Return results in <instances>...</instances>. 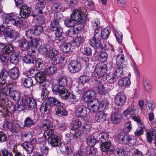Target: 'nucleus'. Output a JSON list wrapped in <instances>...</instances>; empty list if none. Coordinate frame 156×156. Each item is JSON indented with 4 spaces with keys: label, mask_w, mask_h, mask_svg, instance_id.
<instances>
[{
    "label": "nucleus",
    "mask_w": 156,
    "mask_h": 156,
    "mask_svg": "<svg viewBox=\"0 0 156 156\" xmlns=\"http://www.w3.org/2000/svg\"><path fill=\"white\" fill-rule=\"evenodd\" d=\"M24 100L30 108L34 109L36 108L37 102L34 99L27 95H25Z\"/></svg>",
    "instance_id": "nucleus-21"
},
{
    "label": "nucleus",
    "mask_w": 156,
    "mask_h": 156,
    "mask_svg": "<svg viewBox=\"0 0 156 156\" xmlns=\"http://www.w3.org/2000/svg\"><path fill=\"white\" fill-rule=\"evenodd\" d=\"M34 124L33 120L29 117L26 118L24 120V125L25 126L30 127Z\"/></svg>",
    "instance_id": "nucleus-59"
},
{
    "label": "nucleus",
    "mask_w": 156,
    "mask_h": 156,
    "mask_svg": "<svg viewBox=\"0 0 156 156\" xmlns=\"http://www.w3.org/2000/svg\"><path fill=\"white\" fill-rule=\"evenodd\" d=\"M132 128V125L130 121H128L125 124L124 128V131L126 133H128Z\"/></svg>",
    "instance_id": "nucleus-58"
},
{
    "label": "nucleus",
    "mask_w": 156,
    "mask_h": 156,
    "mask_svg": "<svg viewBox=\"0 0 156 156\" xmlns=\"http://www.w3.org/2000/svg\"><path fill=\"white\" fill-rule=\"evenodd\" d=\"M111 30L109 28H104L101 31V35L100 39H106L108 37L111 32Z\"/></svg>",
    "instance_id": "nucleus-32"
},
{
    "label": "nucleus",
    "mask_w": 156,
    "mask_h": 156,
    "mask_svg": "<svg viewBox=\"0 0 156 156\" xmlns=\"http://www.w3.org/2000/svg\"><path fill=\"white\" fill-rule=\"evenodd\" d=\"M19 41V47L22 50H24L30 48L29 42L26 40L24 38L22 37Z\"/></svg>",
    "instance_id": "nucleus-28"
},
{
    "label": "nucleus",
    "mask_w": 156,
    "mask_h": 156,
    "mask_svg": "<svg viewBox=\"0 0 156 156\" xmlns=\"http://www.w3.org/2000/svg\"><path fill=\"white\" fill-rule=\"evenodd\" d=\"M34 66L36 68H41L42 69L43 68L42 67L43 66L42 60L39 58H35L32 63Z\"/></svg>",
    "instance_id": "nucleus-49"
},
{
    "label": "nucleus",
    "mask_w": 156,
    "mask_h": 156,
    "mask_svg": "<svg viewBox=\"0 0 156 156\" xmlns=\"http://www.w3.org/2000/svg\"><path fill=\"white\" fill-rule=\"evenodd\" d=\"M87 108L85 106L81 105L79 106L76 109V115L78 117L84 118L87 115Z\"/></svg>",
    "instance_id": "nucleus-13"
},
{
    "label": "nucleus",
    "mask_w": 156,
    "mask_h": 156,
    "mask_svg": "<svg viewBox=\"0 0 156 156\" xmlns=\"http://www.w3.org/2000/svg\"><path fill=\"white\" fill-rule=\"evenodd\" d=\"M117 77L115 73H108L106 76L107 81L109 83H112L116 82L117 80Z\"/></svg>",
    "instance_id": "nucleus-35"
},
{
    "label": "nucleus",
    "mask_w": 156,
    "mask_h": 156,
    "mask_svg": "<svg viewBox=\"0 0 156 156\" xmlns=\"http://www.w3.org/2000/svg\"><path fill=\"white\" fill-rule=\"evenodd\" d=\"M86 139L87 144L91 147L94 146L95 145L96 142H97V137L96 139H95L92 135L89 136Z\"/></svg>",
    "instance_id": "nucleus-38"
},
{
    "label": "nucleus",
    "mask_w": 156,
    "mask_h": 156,
    "mask_svg": "<svg viewBox=\"0 0 156 156\" xmlns=\"http://www.w3.org/2000/svg\"><path fill=\"white\" fill-rule=\"evenodd\" d=\"M126 99V97L123 93H119L115 97V103L118 105L121 106L125 103Z\"/></svg>",
    "instance_id": "nucleus-15"
},
{
    "label": "nucleus",
    "mask_w": 156,
    "mask_h": 156,
    "mask_svg": "<svg viewBox=\"0 0 156 156\" xmlns=\"http://www.w3.org/2000/svg\"><path fill=\"white\" fill-rule=\"evenodd\" d=\"M10 79L12 81V80L17 79L19 75V70L16 67H13L9 70Z\"/></svg>",
    "instance_id": "nucleus-26"
},
{
    "label": "nucleus",
    "mask_w": 156,
    "mask_h": 156,
    "mask_svg": "<svg viewBox=\"0 0 156 156\" xmlns=\"http://www.w3.org/2000/svg\"><path fill=\"white\" fill-rule=\"evenodd\" d=\"M106 117L105 113L102 111L99 112L96 114L95 120L97 122H102L106 120Z\"/></svg>",
    "instance_id": "nucleus-27"
},
{
    "label": "nucleus",
    "mask_w": 156,
    "mask_h": 156,
    "mask_svg": "<svg viewBox=\"0 0 156 156\" xmlns=\"http://www.w3.org/2000/svg\"><path fill=\"white\" fill-rule=\"evenodd\" d=\"M26 101L24 100V97L21 100L20 102H18L17 104H16V107L19 109V111H21L24 109L26 107V104L25 102Z\"/></svg>",
    "instance_id": "nucleus-50"
},
{
    "label": "nucleus",
    "mask_w": 156,
    "mask_h": 156,
    "mask_svg": "<svg viewBox=\"0 0 156 156\" xmlns=\"http://www.w3.org/2000/svg\"><path fill=\"white\" fill-rule=\"evenodd\" d=\"M17 16L13 12L5 14L4 17L5 20L4 22V23L11 24L12 22L14 20Z\"/></svg>",
    "instance_id": "nucleus-18"
},
{
    "label": "nucleus",
    "mask_w": 156,
    "mask_h": 156,
    "mask_svg": "<svg viewBox=\"0 0 156 156\" xmlns=\"http://www.w3.org/2000/svg\"><path fill=\"white\" fill-rule=\"evenodd\" d=\"M50 28L55 31V33L57 37L60 38L62 36V30L60 26L59 22L51 21Z\"/></svg>",
    "instance_id": "nucleus-9"
},
{
    "label": "nucleus",
    "mask_w": 156,
    "mask_h": 156,
    "mask_svg": "<svg viewBox=\"0 0 156 156\" xmlns=\"http://www.w3.org/2000/svg\"><path fill=\"white\" fill-rule=\"evenodd\" d=\"M40 42L39 39L36 38L31 40L30 44L32 47L35 48L37 47L39 45H40Z\"/></svg>",
    "instance_id": "nucleus-63"
},
{
    "label": "nucleus",
    "mask_w": 156,
    "mask_h": 156,
    "mask_svg": "<svg viewBox=\"0 0 156 156\" xmlns=\"http://www.w3.org/2000/svg\"><path fill=\"white\" fill-rule=\"evenodd\" d=\"M111 146V142L110 141L103 142L101 145V150L103 151L107 152L110 148Z\"/></svg>",
    "instance_id": "nucleus-42"
},
{
    "label": "nucleus",
    "mask_w": 156,
    "mask_h": 156,
    "mask_svg": "<svg viewBox=\"0 0 156 156\" xmlns=\"http://www.w3.org/2000/svg\"><path fill=\"white\" fill-rule=\"evenodd\" d=\"M46 102L51 106V105L57 106L60 105V102L56 99L53 97L48 98Z\"/></svg>",
    "instance_id": "nucleus-44"
},
{
    "label": "nucleus",
    "mask_w": 156,
    "mask_h": 156,
    "mask_svg": "<svg viewBox=\"0 0 156 156\" xmlns=\"http://www.w3.org/2000/svg\"><path fill=\"white\" fill-rule=\"evenodd\" d=\"M118 141L120 143L126 144H128L129 146H133L134 144V140L131 138L129 135L125 134L123 133H120L117 136Z\"/></svg>",
    "instance_id": "nucleus-7"
},
{
    "label": "nucleus",
    "mask_w": 156,
    "mask_h": 156,
    "mask_svg": "<svg viewBox=\"0 0 156 156\" xmlns=\"http://www.w3.org/2000/svg\"><path fill=\"white\" fill-rule=\"evenodd\" d=\"M43 30V27L41 25H36L32 27L31 29L27 30L26 35L27 38L31 39L34 36H38L41 34Z\"/></svg>",
    "instance_id": "nucleus-6"
},
{
    "label": "nucleus",
    "mask_w": 156,
    "mask_h": 156,
    "mask_svg": "<svg viewBox=\"0 0 156 156\" xmlns=\"http://www.w3.org/2000/svg\"><path fill=\"white\" fill-rule=\"evenodd\" d=\"M122 118L121 115L119 113V110L117 108H115L111 115V120L114 124L120 122Z\"/></svg>",
    "instance_id": "nucleus-10"
},
{
    "label": "nucleus",
    "mask_w": 156,
    "mask_h": 156,
    "mask_svg": "<svg viewBox=\"0 0 156 156\" xmlns=\"http://www.w3.org/2000/svg\"><path fill=\"white\" fill-rule=\"evenodd\" d=\"M107 71V66L103 64L98 65L96 66L94 71L91 75L92 79L97 82L99 81V79L103 78L105 75Z\"/></svg>",
    "instance_id": "nucleus-5"
},
{
    "label": "nucleus",
    "mask_w": 156,
    "mask_h": 156,
    "mask_svg": "<svg viewBox=\"0 0 156 156\" xmlns=\"http://www.w3.org/2000/svg\"><path fill=\"white\" fill-rule=\"evenodd\" d=\"M57 68L53 65L48 67L46 69L47 73L49 74H52L56 72Z\"/></svg>",
    "instance_id": "nucleus-56"
},
{
    "label": "nucleus",
    "mask_w": 156,
    "mask_h": 156,
    "mask_svg": "<svg viewBox=\"0 0 156 156\" xmlns=\"http://www.w3.org/2000/svg\"><path fill=\"white\" fill-rule=\"evenodd\" d=\"M20 9V15L22 18L25 19L29 16L31 12L30 9L29 7L24 5Z\"/></svg>",
    "instance_id": "nucleus-17"
},
{
    "label": "nucleus",
    "mask_w": 156,
    "mask_h": 156,
    "mask_svg": "<svg viewBox=\"0 0 156 156\" xmlns=\"http://www.w3.org/2000/svg\"><path fill=\"white\" fill-rule=\"evenodd\" d=\"M96 94V92L94 91L90 90L86 92L83 98L84 101L88 102V108L90 115H91L92 113L93 114L95 113L98 110H100L99 103L90 104L91 102H98L99 101L97 99H95Z\"/></svg>",
    "instance_id": "nucleus-2"
},
{
    "label": "nucleus",
    "mask_w": 156,
    "mask_h": 156,
    "mask_svg": "<svg viewBox=\"0 0 156 156\" xmlns=\"http://www.w3.org/2000/svg\"><path fill=\"white\" fill-rule=\"evenodd\" d=\"M9 71L3 69L0 73V83L5 84L6 82L9 83H12L13 81L10 79Z\"/></svg>",
    "instance_id": "nucleus-11"
},
{
    "label": "nucleus",
    "mask_w": 156,
    "mask_h": 156,
    "mask_svg": "<svg viewBox=\"0 0 156 156\" xmlns=\"http://www.w3.org/2000/svg\"><path fill=\"white\" fill-rule=\"evenodd\" d=\"M55 135L53 129H48L44 131L43 136L45 139L49 140Z\"/></svg>",
    "instance_id": "nucleus-39"
},
{
    "label": "nucleus",
    "mask_w": 156,
    "mask_h": 156,
    "mask_svg": "<svg viewBox=\"0 0 156 156\" xmlns=\"http://www.w3.org/2000/svg\"><path fill=\"white\" fill-rule=\"evenodd\" d=\"M129 69L128 67H121V66H119V68L117 69L114 73H115L117 78L120 77L128 71Z\"/></svg>",
    "instance_id": "nucleus-31"
},
{
    "label": "nucleus",
    "mask_w": 156,
    "mask_h": 156,
    "mask_svg": "<svg viewBox=\"0 0 156 156\" xmlns=\"http://www.w3.org/2000/svg\"><path fill=\"white\" fill-rule=\"evenodd\" d=\"M100 39H98L96 38H93L90 41V44L91 46L94 47L95 49L99 48L101 47L100 46L101 42Z\"/></svg>",
    "instance_id": "nucleus-34"
},
{
    "label": "nucleus",
    "mask_w": 156,
    "mask_h": 156,
    "mask_svg": "<svg viewBox=\"0 0 156 156\" xmlns=\"http://www.w3.org/2000/svg\"><path fill=\"white\" fill-rule=\"evenodd\" d=\"M23 83L26 88H29L33 85V80L31 77H27L24 80Z\"/></svg>",
    "instance_id": "nucleus-51"
},
{
    "label": "nucleus",
    "mask_w": 156,
    "mask_h": 156,
    "mask_svg": "<svg viewBox=\"0 0 156 156\" xmlns=\"http://www.w3.org/2000/svg\"><path fill=\"white\" fill-rule=\"evenodd\" d=\"M81 68L80 63L76 61L71 62L68 66L69 70L70 72L73 73L79 72Z\"/></svg>",
    "instance_id": "nucleus-12"
},
{
    "label": "nucleus",
    "mask_w": 156,
    "mask_h": 156,
    "mask_svg": "<svg viewBox=\"0 0 156 156\" xmlns=\"http://www.w3.org/2000/svg\"><path fill=\"white\" fill-rule=\"evenodd\" d=\"M64 24L66 26L69 27L78 24L73 19H72L71 16H70V18H67L64 20Z\"/></svg>",
    "instance_id": "nucleus-41"
},
{
    "label": "nucleus",
    "mask_w": 156,
    "mask_h": 156,
    "mask_svg": "<svg viewBox=\"0 0 156 156\" xmlns=\"http://www.w3.org/2000/svg\"><path fill=\"white\" fill-rule=\"evenodd\" d=\"M81 122L78 119H73L71 124V126L73 129L77 130L81 126Z\"/></svg>",
    "instance_id": "nucleus-46"
},
{
    "label": "nucleus",
    "mask_w": 156,
    "mask_h": 156,
    "mask_svg": "<svg viewBox=\"0 0 156 156\" xmlns=\"http://www.w3.org/2000/svg\"><path fill=\"white\" fill-rule=\"evenodd\" d=\"M130 83L129 79L128 77L121 78L118 81L119 85L122 87L127 86Z\"/></svg>",
    "instance_id": "nucleus-36"
},
{
    "label": "nucleus",
    "mask_w": 156,
    "mask_h": 156,
    "mask_svg": "<svg viewBox=\"0 0 156 156\" xmlns=\"http://www.w3.org/2000/svg\"><path fill=\"white\" fill-rule=\"evenodd\" d=\"M50 108V105H48L46 102L42 104L40 108V111L42 113L47 114L49 112Z\"/></svg>",
    "instance_id": "nucleus-37"
},
{
    "label": "nucleus",
    "mask_w": 156,
    "mask_h": 156,
    "mask_svg": "<svg viewBox=\"0 0 156 156\" xmlns=\"http://www.w3.org/2000/svg\"><path fill=\"white\" fill-rule=\"evenodd\" d=\"M108 106L109 102L106 100L101 101L100 103H99L100 110L103 111L106 110L109 108Z\"/></svg>",
    "instance_id": "nucleus-48"
},
{
    "label": "nucleus",
    "mask_w": 156,
    "mask_h": 156,
    "mask_svg": "<svg viewBox=\"0 0 156 156\" xmlns=\"http://www.w3.org/2000/svg\"><path fill=\"white\" fill-rule=\"evenodd\" d=\"M34 58V57L29 54H28L23 57V61L27 64L32 63Z\"/></svg>",
    "instance_id": "nucleus-52"
},
{
    "label": "nucleus",
    "mask_w": 156,
    "mask_h": 156,
    "mask_svg": "<svg viewBox=\"0 0 156 156\" xmlns=\"http://www.w3.org/2000/svg\"><path fill=\"white\" fill-rule=\"evenodd\" d=\"M58 40L62 43L61 48L63 52H67L70 51L71 46L69 44L65 42L66 39L64 37H61Z\"/></svg>",
    "instance_id": "nucleus-19"
},
{
    "label": "nucleus",
    "mask_w": 156,
    "mask_h": 156,
    "mask_svg": "<svg viewBox=\"0 0 156 156\" xmlns=\"http://www.w3.org/2000/svg\"><path fill=\"white\" fill-rule=\"evenodd\" d=\"M55 110L56 114L58 116H66L67 115V112L60 105L57 106Z\"/></svg>",
    "instance_id": "nucleus-29"
},
{
    "label": "nucleus",
    "mask_w": 156,
    "mask_h": 156,
    "mask_svg": "<svg viewBox=\"0 0 156 156\" xmlns=\"http://www.w3.org/2000/svg\"><path fill=\"white\" fill-rule=\"evenodd\" d=\"M143 83L146 91L148 93H150L151 91V87L149 82L145 78L143 80Z\"/></svg>",
    "instance_id": "nucleus-54"
},
{
    "label": "nucleus",
    "mask_w": 156,
    "mask_h": 156,
    "mask_svg": "<svg viewBox=\"0 0 156 156\" xmlns=\"http://www.w3.org/2000/svg\"><path fill=\"white\" fill-rule=\"evenodd\" d=\"M19 55L17 53H13L10 56V60L11 62L16 64L19 61Z\"/></svg>",
    "instance_id": "nucleus-53"
},
{
    "label": "nucleus",
    "mask_w": 156,
    "mask_h": 156,
    "mask_svg": "<svg viewBox=\"0 0 156 156\" xmlns=\"http://www.w3.org/2000/svg\"><path fill=\"white\" fill-rule=\"evenodd\" d=\"M154 131L153 130L150 131L149 130L147 132V139L148 142L150 143H151L152 141L153 136L154 135Z\"/></svg>",
    "instance_id": "nucleus-61"
},
{
    "label": "nucleus",
    "mask_w": 156,
    "mask_h": 156,
    "mask_svg": "<svg viewBox=\"0 0 156 156\" xmlns=\"http://www.w3.org/2000/svg\"><path fill=\"white\" fill-rule=\"evenodd\" d=\"M37 81L40 83L39 86V90H41V98L42 99H46L48 97V92L47 90V85L44 83L46 78L45 73L43 71H40L35 74Z\"/></svg>",
    "instance_id": "nucleus-3"
},
{
    "label": "nucleus",
    "mask_w": 156,
    "mask_h": 156,
    "mask_svg": "<svg viewBox=\"0 0 156 156\" xmlns=\"http://www.w3.org/2000/svg\"><path fill=\"white\" fill-rule=\"evenodd\" d=\"M134 110L132 108L129 107L124 111L123 113V115L127 118L130 117L131 112H134Z\"/></svg>",
    "instance_id": "nucleus-57"
},
{
    "label": "nucleus",
    "mask_w": 156,
    "mask_h": 156,
    "mask_svg": "<svg viewBox=\"0 0 156 156\" xmlns=\"http://www.w3.org/2000/svg\"><path fill=\"white\" fill-rule=\"evenodd\" d=\"M67 79L66 76H61L58 80V84H55L52 87L53 92L56 94H58L60 98L66 99L69 97L70 92L68 90L65 88L67 84Z\"/></svg>",
    "instance_id": "nucleus-1"
},
{
    "label": "nucleus",
    "mask_w": 156,
    "mask_h": 156,
    "mask_svg": "<svg viewBox=\"0 0 156 156\" xmlns=\"http://www.w3.org/2000/svg\"><path fill=\"white\" fill-rule=\"evenodd\" d=\"M54 128L53 123L50 121L47 120H44L40 126V129L42 130L47 129H53Z\"/></svg>",
    "instance_id": "nucleus-24"
},
{
    "label": "nucleus",
    "mask_w": 156,
    "mask_h": 156,
    "mask_svg": "<svg viewBox=\"0 0 156 156\" xmlns=\"http://www.w3.org/2000/svg\"><path fill=\"white\" fill-rule=\"evenodd\" d=\"M21 137L22 139H24L27 141L34 142L36 141V139L34 138L32 139L33 135L32 133L30 131H27L24 134L22 135Z\"/></svg>",
    "instance_id": "nucleus-30"
},
{
    "label": "nucleus",
    "mask_w": 156,
    "mask_h": 156,
    "mask_svg": "<svg viewBox=\"0 0 156 156\" xmlns=\"http://www.w3.org/2000/svg\"><path fill=\"white\" fill-rule=\"evenodd\" d=\"M46 3L44 0H38L37 4V10L40 14H42L43 12L42 9L44 8Z\"/></svg>",
    "instance_id": "nucleus-33"
},
{
    "label": "nucleus",
    "mask_w": 156,
    "mask_h": 156,
    "mask_svg": "<svg viewBox=\"0 0 156 156\" xmlns=\"http://www.w3.org/2000/svg\"><path fill=\"white\" fill-rule=\"evenodd\" d=\"M54 49L50 50V46L48 44H46L45 45L41 46L40 48V52L43 54L48 55V54L50 52V51H54Z\"/></svg>",
    "instance_id": "nucleus-40"
},
{
    "label": "nucleus",
    "mask_w": 156,
    "mask_h": 156,
    "mask_svg": "<svg viewBox=\"0 0 156 156\" xmlns=\"http://www.w3.org/2000/svg\"><path fill=\"white\" fill-rule=\"evenodd\" d=\"M48 144L53 147H55L59 146L60 144V141L59 137L55 135L49 140H48Z\"/></svg>",
    "instance_id": "nucleus-25"
},
{
    "label": "nucleus",
    "mask_w": 156,
    "mask_h": 156,
    "mask_svg": "<svg viewBox=\"0 0 156 156\" xmlns=\"http://www.w3.org/2000/svg\"><path fill=\"white\" fill-rule=\"evenodd\" d=\"M96 149L93 147L87 148L86 151L87 156H95L96 154Z\"/></svg>",
    "instance_id": "nucleus-55"
},
{
    "label": "nucleus",
    "mask_w": 156,
    "mask_h": 156,
    "mask_svg": "<svg viewBox=\"0 0 156 156\" xmlns=\"http://www.w3.org/2000/svg\"><path fill=\"white\" fill-rule=\"evenodd\" d=\"M0 32L5 37L12 38V30L11 28L6 27L4 26H0Z\"/></svg>",
    "instance_id": "nucleus-16"
},
{
    "label": "nucleus",
    "mask_w": 156,
    "mask_h": 156,
    "mask_svg": "<svg viewBox=\"0 0 156 156\" xmlns=\"http://www.w3.org/2000/svg\"><path fill=\"white\" fill-rule=\"evenodd\" d=\"M48 58L50 63L54 65H59L61 69L63 68L65 65V61L64 58L61 55L57 54V52L55 50L50 51L48 54Z\"/></svg>",
    "instance_id": "nucleus-4"
},
{
    "label": "nucleus",
    "mask_w": 156,
    "mask_h": 156,
    "mask_svg": "<svg viewBox=\"0 0 156 156\" xmlns=\"http://www.w3.org/2000/svg\"><path fill=\"white\" fill-rule=\"evenodd\" d=\"M88 126H81L77 130L75 131L74 137L76 138H78L82 134H87V127Z\"/></svg>",
    "instance_id": "nucleus-22"
},
{
    "label": "nucleus",
    "mask_w": 156,
    "mask_h": 156,
    "mask_svg": "<svg viewBox=\"0 0 156 156\" xmlns=\"http://www.w3.org/2000/svg\"><path fill=\"white\" fill-rule=\"evenodd\" d=\"M60 151L66 153L67 154H69L72 152V150L70 148L69 144H64L59 147Z\"/></svg>",
    "instance_id": "nucleus-47"
},
{
    "label": "nucleus",
    "mask_w": 156,
    "mask_h": 156,
    "mask_svg": "<svg viewBox=\"0 0 156 156\" xmlns=\"http://www.w3.org/2000/svg\"><path fill=\"white\" fill-rule=\"evenodd\" d=\"M0 84V92L2 93L4 95H8L9 94L10 90L12 88L11 83H9L8 85H5L4 84Z\"/></svg>",
    "instance_id": "nucleus-20"
},
{
    "label": "nucleus",
    "mask_w": 156,
    "mask_h": 156,
    "mask_svg": "<svg viewBox=\"0 0 156 156\" xmlns=\"http://www.w3.org/2000/svg\"><path fill=\"white\" fill-rule=\"evenodd\" d=\"M10 97L14 100H17L19 99V94L18 92L13 90V88L10 90L9 94Z\"/></svg>",
    "instance_id": "nucleus-45"
},
{
    "label": "nucleus",
    "mask_w": 156,
    "mask_h": 156,
    "mask_svg": "<svg viewBox=\"0 0 156 156\" xmlns=\"http://www.w3.org/2000/svg\"><path fill=\"white\" fill-rule=\"evenodd\" d=\"M113 32L116 38L117 41L119 43H121L122 41V35L121 33L118 32L116 30L114 29Z\"/></svg>",
    "instance_id": "nucleus-62"
},
{
    "label": "nucleus",
    "mask_w": 156,
    "mask_h": 156,
    "mask_svg": "<svg viewBox=\"0 0 156 156\" xmlns=\"http://www.w3.org/2000/svg\"><path fill=\"white\" fill-rule=\"evenodd\" d=\"M22 23V20L17 16L16 18V19H14V20L12 22V24L15 26L20 27L21 26Z\"/></svg>",
    "instance_id": "nucleus-60"
},
{
    "label": "nucleus",
    "mask_w": 156,
    "mask_h": 156,
    "mask_svg": "<svg viewBox=\"0 0 156 156\" xmlns=\"http://www.w3.org/2000/svg\"><path fill=\"white\" fill-rule=\"evenodd\" d=\"M115 56L114 57H116V63L118 65H119L121 67H128L127 62L125 59L124 55L116 54Z\"/></svg>",
    "instance_id": "nucleus-14"
},
{
    "label": "nucleus",
    "mask_w": 156,
    "mask_h": 156,
    "mask_svg": "<svg viewBox=\"0 0 156 156\" xmlns=\"http://www.w3.org/2000/svg\"><path fill=\"white\" fill-rule=\"evenodd\" d=\"M108 133L107 132H102L97 136V142H105L107 141L109 138Z\"/></svg>",
    "instance_id": "nucleus-23"
},
{
    "label": "nucleus",
    "mask_w": 156,
    "mask_h": 156,
    "mask_svg": "<svg viewBox=\"0 0 156 156\" xmlns=\"http://www.w3.org/2000/svg\"><path fill=\"white\" fill-rule=\"evenodd\" d=\"M23 147L27 151V153L31 154L33 151V145L30 143H24L23 144Z\"/></svg>",
    "instance_id": "nucleus-43"
},
{
    "label": "nucleus",
    "mask_w": 156,
    "mask_h": 156,
    "mask_svg": "<svg viewBox=\"0 0 156 156\" xmlns=\"http://www.w3.org/2000/svg\"><path fill=\"white\" fill-rule=\"evenodd\" d=\"M131 152L133 156H142V154L141 152L136 148L131 149Z\"/></svg>",
    "instance_id": "nucleus-64"
},
{
    "label": "nucleus",
    "mask_w": 156,
    "mask_h": 156,
    "mask_svg": "<svg viewBox=\"0 0 156 156\" xmlns=\"http://www.w3.org/2000/svg\"><path fill=\"white\" fill-rule=\"evenodd\" d=\"M84 12H85L84 11L83 12L81 9L74 10H73L71 16L72 19H73L77 24L83 23L86 21Z\"/></svg>",
    "instance_id": "nucleus-8"
}]
</instances>
